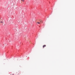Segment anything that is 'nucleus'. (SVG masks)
Instances as JSON below:
<instances>
[{"instance_id": "obj_1", "label": "nucleus", "mask_w": 75, "mask_h": 75, "mask_svg": "<svg viewBox=\"0 0 75 75\" xmlns=\"http://www.w3.org/2000/svg\"><path fill=\"white\" fill-rule=\"evenodd\" d=\"M14 30H15V31H17V29H16V28H14Z\"/></svg>"}, {"instance_id": "obj_2", "label": "nucleus", "mask_w": 75, "mask_h": 75, "mask_svg": "<svg viewBox=\"0 0 75 75\" xmlns=\"http://www.w3.org/2000/svg\"><path fill=\"white\" fill-rule=\"evenodd\" d=\"M46 47V45H43V48H44V47Z\"/></svg>"}, {"instance_id": "obj_3", "label": "nucleus", "mask_w": 75, "mask_h": 75, "mask_svg": "<svg viewBox=\"0 0 75 75\" xmlns=\"http://www.w3.org/2000/svg\"><path fill=\"white\" fill-rule=\"evenodd\" d=\"M21 1H23V2H24V0H21Z\"/></svg>"}, {"instance_id": "obj_4", "label": "nucleus", "mask_w": 75, "mask_h": 75, "mask_svg": "<svg viewBox=\"0 0 75 75\" xmlns=\"http://www.w3.org/2000/svg\"><path fill=\"white\" fill-rule=\"evenodd\" d=\"M16 36H17V35H18V34H16Z\"/></svg>"}, {"instance_id": "obj_5", "label": "nucleus", "mask_w": 75, "mask_h": 75, "mask_svg": "<svg viewBox=\"0 0 75 75\" xmlns=\"http://www.w3.org/2000/svg\"><path fill=\"white\" fill-rule=\"evenodd\" d=\"M1 23H3V22L2 21H1Z\"/></svg>"}, {"instance_id": "obj_6", "label": "nucleus", "mask_w": 75, "mask_h": 75, "mask_svg": "<svg viewBox=\"0 0 75 75\" xmlns=\"http://www.w3.org/2000/svg\"><path fill=\"white\" fill-rule=\"evenodd\" d=\"M37 23H38V24H40V23L39 22H38Z\"/></svg>"}, {"instance_id": "obj_7", "label": "nucleus", "mask_w": 75, "mask_h": 75, "mask_svg": "<svg viewBox=\"0 0 75 75\" xmlns=\"http://www.w3.org/2000/svg\"><path fill=\"white\" fill-rule=\"evenodd\" d=\"M2 21H3V22H4V21H3V20H2Z\"/></svg>"}, {"instance_id": "obj_8", "label": "nucleus", "mask_w": 75, "mask_h": 75, "mask_svg": "<svg viewBox=\"0 0 75 75\" xmlns=\"http://www.w3.org/2000/svg\"><path fill=\"white\" fill-rule=\"evenodd\" d=\"M12 75H13V74Z\"/></svg>"}]
</instances>
